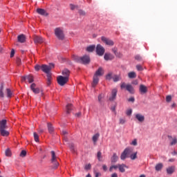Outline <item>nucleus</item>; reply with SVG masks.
I'll use <instances>...</instances> for the list:
<instances>
[{
    "label": "nucleus",
    "instance_id": "nucleus-49",
    "mask_svg": "<svg viewBox=\"0 0 177 177\" xmlns=\"http://www.w3.org/2000/svg\"><path fill=\"white\" fill-rule=\"evenodd\" d=\"M92 168V165L91 164L86 165L84 167V169L88 171V169H91Z\"/></svg>",
    "mask_w": 177,
    "mask_h": 177
},
{
    "label": "nucleus",
    "instance_id": "nucleus-58",
    "mask_svg": "<svg viewBox=\"0 0 177 177\" xmlns=\"http://www.w3.org/2000/svg\"><path fill=\"white\" fill-rule=\"evenodd\" d=\"M102 95L100 94L98 95V102L100 103H102Z\"/></svg>",
    "mask_w": 177,
    "mask_h": 177
},
{
    "label": "nucleus",
    "instance_id": "nucleus-18",
    "mask_svg": "<svg viewBox=\"0 0 177 177\" xmlns=\"http://www.w3.org/2000/svg\"><path fill=\"white\" fill-rule=\"evenodd\" d=\"M62 74L64 77H65V78L68 77V80H69V78H70V71H68V69H64L62 72Z\"/></svg>",
    "mask_w": 177,
    "mask_h": 177
},
{
    "label": "nucleus",
    "instance_id": "nucleus-33",
    "mask_svg": "<svg viewBox=\"0 0 177 177\" xmlns=\"http://www.w3.org/2000/svg\"><path fill=\"white\" fill-rule=\"evenodd\" d=\"M176 143H177V138H171V140L170 142V146H175Z\"/></svg>",
    "mask_w": 177,
    "mask_h": 177
},
{
    "label": "nucleus",
    "instance_id": "nucleus-48",
    "mask_svg": "<svg viewBox=\"0 0 177 177\" xmlns=\"http://www.w3.org/2000/svg\"><path fill=\"white\" fill-rule=\"evenodd\" d=\"M135 59L136 60H138V62H142V58L141 57L140 55H136Z\"/></svg>",
    "mask_w": 177,
    "mask_h": 177
},
{
    "label": "nucleus",
    "instance_id": "nucleus-1",
    "mask_svg": "<svg viewBox=\"0 0 177 177\" xmlns=\"http://www.w3.org/2000/svg\"><path fill=\"white\" fill-rule=\"evenodd\" d=\"M73 59L77 63H82V64H89L91 63V58L88 55L82 57L75 56Z\"/></svg>",
    "mask_w": 177,
    "mask_h": 177
},
{
    "label": "nucleus",
    "instance_id": "nucleus-35",
    "mask_svg": "<svg viewBox=\"0 0 177 177\" xmlns=\"http://www.w3.org/2000/svg\"><path fill=\"white\" fill-rule=\"evenodd\" d=\"M48 129L50 133H52V132H53L54 129L53 126H52V124L48 123Z\"/></svg>",
    "mask_w": 177,
    "mask_h": 177
},
{
    "label": "nucleus",
    "instance_id": "nucleus-14",
    "mask_svg": "<svg viewBox=\"0 0 177 177\" xmlns=\"http://www.w3.org/2000/svg\"><path fill=\"white\" fill-rule=\"evenodd\" d=\"M135 118L139 122H145V115L140 114V113H136L135 115Z\"/></svg>",
    "mask_w": 177,
    "mask_h": 177
},
{
    "label": "nucleus",
    "instance_id": "nucleus-63",
    "mask_svg": "<svg viewBox=\"0 0 177 177\" xmlns=\"http://www.w3.org/2000/svg\"><path fill=\"white\" fill-rule=\"evenodd\" d=\"M62 135H67V131L66 130H62Z\"/></svg>",
    "mask_w": 177,
    "mask_h": 177
},
{
    "label": "nucleus",
    "instance_id": "nucleus-59",
    "mask_svg": "<svg viewBox=\"0 0 177 177\" xmlns=\"http://www.w3.org/2000/svg\"><path fill=\"white\" fill-rule=\"evenodd\" d=\"M15 56V50L12 49L10 53V57H13Z\"/></svg>",
    "mask_w": 177,
    "mask_h": 177
},
{
    "label": "nucleus",
    "instance_id": "nucleus-24",
    "mask_svg": "<svg viewBox=\"0 0 177 177\" xmlns=\"http://www.w3.org/2000/svg\"><path fill=\"white\" fill-rule=\"evenodd\" d=\"M66 114H70L71 113V111L73 110V104H68L66 105Z\"/></svg>",
    "mask_w": 177,
    "mask_h": 177
},
{
    "label": "nucleus",
    "instance_id": "nucleus-36",
    "mask_svg": "<svg viewBox=\"0 0 177 177\" xmlns=\"http://www.w3.org/2000/svg\"><path fill=\"white\" fill-rule=\"evenodd\" d=\"M26 80L30 84H31V82H34V77H32V75H27Z\"/></svg>",
    "mask_w": 177,
    "mask_h": 177
},
{
    "label": "nucleus",
    "instance_id": "nucleus-13",
    "mask_svg": "<svg viewBox=\"0 0 177 177\" xmlns=\"http://www.w3.org/2000/svg\"><path fill=\"white\" fill-rule=\"evenodd\" d=\"M103 74H104V71H103V68L100 67L96 71L94 75L99 77H102V75H103Z\"/></svg>",
    "mask_w": 177,
    "mask_h": 177
},
{
    "label": "nucleus",
    "instance_id": "nucleus-41",
    "mask_svg": "<svg viewBox=\"0 0 177 177\" xmlns=\"http://www.w3.org/2000/svg\"><path fill=\"white\" fill-rule=\"evenodd\" d=\"M69 6L71 10H75V9H78V6H75L74 4H70Z\"/></svg>",
    "mask_w": 177,
    "mask_h": 177
},
{
    "label": "nucleus",
    "instance_id": "nucleus-27",
    "mask_svg": "<svg viewBox=\"0 0 177 177\" xmlns=\"http://www.w3.org/2000/svg\"><path fill=\"white\" fill-rule=\"evenodd\" d=\"M111 162H117V161H118V156H117V153H113L111 158Z\"/></svg>",
    "mask_w": 177,
    "mask_h": 177
},
{
    "label": "nucleus",
    "instance_id": "nucleus-43",
    "mask_svg": "<svg viewBox=\"0 0 177 177\" xmlns=\"http://www.w3.org/2000/svg\"><path fill=\"white\" fill-rule=\"evenodd\" d=\"M34 139L36 142H39V136L35 132L33 133Z\"/></svg>",
    "mask_w": 177,
    "mask_h": 177
},
{
    "label": "nucleus",
    "instance_id": "nucleus-23",
    "mask_svg": "<svg viewBox=\"0 0 177 177\" xmlns=\"http://www.w3.org/2000/svg\"><path fill=\"white\" fill-rule=\"evenodd\" d=\"M97 84H99V77L97 76L94 75L93 83H92V87L95 88V86H96V85H97Z\"/></svg>",
    "mask_w": 177,
    "mask_h": 177
},
{
    "label": "nucleus",
    "instance_id": "nucleus-32",
    "mask_svg": "<svg viewBox=\"0 0 177 177\" xmlns=\"http://www.w3.org/2000/svg\"><path fill=\"white\" fill-rule=\"evenodd\" d=\"M4 94H3V84H1L0 86V97H4Z\"/></svg>",
    "mask_w": 177,
    "mask_h": 177
},
{
    "label": "nucleus",
    "instance_id": "nucleus-52",
    "mask_svg": "<svg viewBox=\"0 0 177 177\" xmlns=\"http://www.w3.org/2000/svg\"><path fill=\"white\" fill-rule=\"evenodd\" d=\"M171 100H172V97L171 95H167L166 97V101L169 102H171Z\"/></svg>",
    "mask_w": 177,
    "mask_h": 177
},
{
    "label": "nucleus",
    "instance_id": "nucleus-34",
    "mask_svg": "<svg viewBox=\"0 0 177 177\" xmlns=\"http://www.w3.org/2000/svg\"><path fill=\"white\" fill-rule=\"evenodd\" d=\"M113 80L114 82H118V81L121 80V77H120L119 75H115L113 77Z\"/></svg>",
    "mask_w": 177,
    "mask_h": 177
},
{
    "label": "nucleus",
    "instance_id": "nucleus-29",
    "mask_svg": "<svg viewBox=\"0 0 177 177\" xmlns=\"http://www.w3.org/2000/svg\"><path fill=\"white\" fill-rule=\"evenodd\" d=\"M51 82H52V75L50 73L47 75V85L48 86L50 85Z\"/></svg>",
    "mask_w": 177,
    "mask_h": 177
},
{
    "label": "nucleus",
    "instance_id": "nucleus-40",
    "mask_svg": "<svg viewBox=\"0 0 177 177\" xmlns=\"http://www.w3.org/2000/svg\"><path fill=\"white\" fill-rule=\"evenodd\" d=\"M113 78V73L110 72L106 75V80H108V81H110Z\"/></svg>",
    "mask_w": 177,
    "mask_h": 177
},
{
    "label": "nucleus",
    "instance_id": "nucleus-26",
    "mask_svg": "<svg viewBox=\"0 0 177 177\" xmlns=\"http://www.w3.org/2000/svg\"><path fill=\"white\" fill-rule=\"evenodd\" d=\"M0 133L1 136H9V131H6L5 129L0 130Z\"/></svg>",
    "mask_w": 177,
    "mask_h": 177
},
{
    "label": "nucleus",
    "instance_id": "nucleus-7",
    "mask_svg": "<svg viewBox=\"0 0 177 177\" xmlns=\"http://www.w3.org/2000/svg\"><path fill=\"white\" fill-rule=\"evenodd\" d=\"M121 89H127L129 93H135V89H133V86L131 84H127L125 82H123L120 85Z\"/></svg>",
    "mask_w": 177,
    "mask_h": 177
},
{
    "label": "nucleus",
    "instance_id": "nucleus-8",
    "mask_svg": "<svg viewBox=\"0 0 177 177\" xmlns=\"http://www.w3.org/2000/svg\"><path fill=\"white\" fill-rule=\"evenodd\" d=\"M104 52H106V49L100 45L97 44L96 46V53L98 56H103L104 55Z\"/></svg>",
    "mask_w": 177,
    "mask_h": 177
},
{
    "label": "nucleus",
    "instance_id": "nucleus-39",
    "mask_svg": "<svg viewBox=\"0 0 177 177\" xmlns=\"http://www.w3.org/2000/svg\"><path fill=\"white\" fill-rule=\"evenodd\" d=\"M5 154L6 156V157H10L12 156V152L10 151V149H7L6 151H5Z\"/></svg>",
    "mask_w": 177,
    "mask_h": 177
},
{
    "label": "nucleus",
    "instance_id": "nucleus-31",
    "mask_svg": "<svg viewBox=\"0 0 177 177\" xmlns=\"http://www.w3.org/2000/svg\"><path fill=\"white\" fill-rule=\"evenodd\" d=\"M96 46L95 45L90 46L86 48V50L87 52H93Z\"/></svg>",
    "mask_w": 177,
    "mask_h": 177
},
{
    "label": "nucleus",
    "instance_id": "nucleus-12",
    "mask_svg": "<svg viewBox=\"0 0 177 177\" xmlns=\"http://www.w3.org/2000/svg\"><path fill=\"white\" fill-rule=\"evenodd\" d=\"M116 97H117V89L113 88L111 91V95L109 97L110 102H113V100H115Z\"/></svg>",
    "mask_w": 177,
    "mask_h": 177
},
{
    "label": "nucleus",
    "instance_id": "nucleus-64",
    "mask_svg": "<svg viewBox=\"0 0 177 177\" xmlns=\"http://www.w3.org/2000/svg\"><path fill=\"white\" fill-rule=\"evenodd\" d=\"M75 117H81V112H78L75 114Z\"/></svg>",
    "mask_w": 177,
    "mask_h": 177
},
{
    "label": "nucleus",
    "instance_id": "nucleus-6",
    "mask_svg": "<svg viewBox=\"0 0 177 177\" xmlns=\"http://www.w3.org/2000/svg\"><path fill=\"white\" fill-rule=\"evenodd\" d=\"M57 81L60 86H64V85L68 82V77H64L62 75H59L57 77Z\"/></svg>",
    "mask_w": 177,
    "mask_h": 177
},
{
    "label": "nucleus",
    "instance_id": "nucleus-4",
    "mask_svg": "<svg viewBox=\"0 0 177 177\" xmlns=\"http://www.w3.org/2000/svg\"><path fill=\"white\" fill-rule=\"evenodd\" d=\"M59 158L56 156V153L54 151H51V164H53V168L56 169L59 167Z\"/></svg>",
    "mask_w": 177,
    "mask_h": 177
},
{
    "label": "nucleus",
    "instance_id": "nucleus-38",
    "mask_svg": "<svg viewBox=\"0 0 177 177\" xmlns=\"http://www.w3.org/2000/svg\"><path fill=\"white\" fill-rule=\"evenodd\" d=\"M78 14L80 15V16H86V12H85V10H78Z\"/></svg>",
    "mask_w": 177,
    "mask_h": 177
},
{
    "label": "nucleus",
    "instance_id": "nucleus-16",
    "mask_svg": "<svg viewBox=\"0 0 177 177\" xmlns=\"http://www.w3.org/2000/svg\"><path fill=\"white\" fill-rule=\"evenodd\" d=\"M17 41L18 42H20V44H24V42H26V35H18Z\"/></svg>",
    "mask_w": 177,
    "mask_h": 177
},
{
    "label": "nucleus",
    "instance_id": "nucleus-44",
    "mask_svg": "<svg viewBox=\"0 0 177 177\" xmlns=\"http://www.w3.org/2000/svg\"><path fill=\"white\" fill-rule=\"evenodd\" d=\"M69 148L71 150V151H73V153H75V148L74 147V144H70Z\"/></svg>",
    "mask_w": 177,
    "mask_h": 177
},
{
    "label": "nucleus",
    "instance_id": "nucleus-54",
    "mask_svg": "<svg viewBox=\"0 0 177 177\" xmlns=\"http://www.w3.org/2000/svg\"><path fill=\"white\" fill-rule=\"evenodd\" d=\"M17 64L20 66L21 64V59L20 58H17Z\"/></svg>",
    "mask_w": 177,
    "mask_h": 177
},
{
    "label": "nucleus",
    "instance_id": "nucleus-30",
    "mask_svg": "<svg viewBox=\"0 0 177 177\" xmlns=\"http://www.w3.org/2000/svg\"><path fill=\"white\" fill-rule=\"evenodd\" d=\"M128 77H129V78H131V79L136 78V73H135V72H129L128 73Z\"/></svg>",
    "mask_w": 177,
    "mask_h": 177
},
{
    "label": "nucleus",
    "instance_id": "nucleus-19",
    "mask_svg": "<svg viewBox=\"0 0 177 177\" xmlns=\"http://www.w3.org/2000/svg\"><path fill=\"white\" fill-rule=\"evenodd\" d=\"M104 59L106 61L113 60V59H114V55H113L111 53H105Z\"/></svg>",
    "mask_w": 177,
    "mask_h": 177
},
{
    "label": "nucleus",
    "instance_id": "nucleus-57",
    "mask_svg": "<svg viewBox=\"0 0 177 177\" xmlns=\"http://www.w3.org/2000/svg\"><path fill=\"white\" fill-rule=\"evenodd\" d=\"M128 102H131L132 103H133V102H135V97H131L129 98Z\"/></svg>",
    "mask_w": 177,
    "mask_h": 177
},
{
    "label": "nucleus",
    "instance_id": "nucleus-47",
    "mask_svg": "<svg viewBox=\"0 0 177 177\" xmlns=\"http://www.w3.org/2000/svg\"><path fill=\"white\" fill-rule=\"evenodd\" d=\"M136 68L138 70V71H143V67H142L141 65H136Z\"/></svg>",
    "mask_w": 177,
    "mask_h": 177
},
{
    "label": "nucleus",
    "instance_id": "nucleus-9",
    "mask_svg": "<svg viewBox=\"0 0 177 177\" xmlns=\"http://www.w3.org/2000/svg\"><path fill=\"white\" fill-rule=\"evenodd\" d=\"M101 41H102L104 44L108 45L109 46H114V41L106 37H102Z\"/></svg>",
    "mask_w": 177,
    "mask_h": 177
},
{
    "label": "nucleus",
    "instance_id": "nucleus-20",
    "mask_svg": "<svg viewBox=\"0 0 177 177\" xmlns=\"http://www.w3.org/2000/svg\"><path fill=\"white\" fill-rule=\"evenodd\" d=\"M140 92L141 94L147 93V87L143 84L140 86Z\"/></svg>",
    "mask_w": 177,
    "mask_h": 177
},
{
    "label": "nucleus",
    "instance_id": "nucleus-53",
    "mask_svg": "<svg viewBox=\"0 0 177 177\" xmlns=\"http://www.w3.org/2000/svg\"><path fill=\"white\" fill-rule=\"evenodd\" d=\"M41 66L39 65H36V66H35V69L36 71H39V70H41Z\"/></svg>",
    "mask_w": 177,
    "mask_h": 177
},
{
    "label": "nucleus",
    "instance_id": "nucleus-25",
    "mask_svg": "<svg viewBox=\"0 0 177 177\" xmlns=\"http://www.w3.org/2000/svg\"><path fill=\"white\" fill-rule=\"evenodd\" d=\"M100 136V134L99 133H97L93 136V142L94 145H96V142H97V140L99 139V137Z\"/></svg>",
    "mask_w": 177,
    "mask_h": 177
},
{
    "label": "nucleus",
    "instance_id": "nucleus-11",
    "mask_svg": "<svg viewBox=\"0 0 177 177\" xmlns=\"http://www.w3.org/2000/svg\"><path fill=\"white\" fill-rule=\"evenodd\" d=\"M45 39L42 38L41 36H35L34 37V42L35 44H42Z\"/></svg>",
    "mask_w": 177,
    "mask_h": 177
},
{
    "label": "nucleus",
    "instance_id": "nucleus-5",
    "mask_svg": "<svg viewBox=\"0 0 177 177\" xmlns=\"http://www.w3.org/2000/svg\"><path fill=\"white\" fill-rule=\"evenodd\" d=\"M53 67H55L53 64H50L49 66L43 64L41 65V70L48 75V74H50V71Z\"/></svg>",
    "mask_w": 177,
    "mask_h": 177
},
{
    "label": "nucleus",
    "instance_id": "nucleus-51",
    "mask_svg": "<svg viewBox=\"0 0 177 177\" xmlns=\"http://www.w3.org/2000/svg\"><path fill=\"white\" fill-rule=\"evenodd\" d=\"M112 52H113V53H114V55H115V56H118V51H117L116 48H112Z\"/></svg>",
    "mask_w": 177,
    "mask_h": 177
},
{
    "label": "nucleus",
    "instance_id": "nucleus-46",
    "mask_svg": "<svg viewBox=\"0 0 177 177\" xmlns=\"http://www.w3.org/2000/svg\"><path fill=\"white\" fill-rule=\"evenodd\" d=\"M19 156L20 157H26L27 156V151L22 150Z\"/></svg>",
    "mask_w": 177,
    "mask_h": 177
},
{
    "label": "nucleus",
    "instance_id": "nucleus-22",
    "mask_svg": "<svg viewBox=\"0 0 177 177\" xmlns=\"http://www.w3.org/2000/svg\"><path fill=\"white\" fill-rule=\"evenodd\" d=\"M125 168L128 169V166H127L126 165L124 164H122V165H118V169H119V171L120 172H122V173H124L125 172Z\"/></svg>",
    "mask_w": 177,
    "mask_h": 177
},
{
    "label": "nucleus",
    "instance_id": "nucleus-55",
    "mask_svg": "<svg viewBox=\"0 0 177 177\" xmlns=\"http://www.w3.org/2000/svg\"><path fill=\"white\" fill-rule=\"evenodd\" d=\"M125 122H126L125 119H124V118L120 119V124H121L122 125H123V124H124Z\"/></svg>",
    "mask_w": 177,
    "mask_h": 177
},
{
    "label": "nucleus",
    "instance_id": "nucleus-17",
    "mask_svg": "<svg viewBox=\"0 0 177 177\" xmlns=\"http://www.w3.org/2000/svg\"><path fill=\"white\" fill-rule=\"evenodd\" d=\"M176 167L175 166H171L167 168L166 171L168 175H172L175 172Z\"/></svg>",
    "mask_w": 177,
    "mask_h": 177
},
{
    "label": "nucleus",
    "instance_id": "nucleus-10",
    "mask_svg": "<svg viewBox=\"0 0 177 177\" xmlns=\"http://www.w3.org/2000/svg\"><path fill=\"white\" fill-rule=\"evenodd\" d=\"M30 89L35 95H37V93H39V92H41V90L39 89V88L37 87V84H35V83H33L30 85Z\"/></svg>",
    "mask_w": 177,
    "mask_h": 177
},
{
    "label": "nucleus",
    "instance_id": "nucleus-61",
    "mask_svg": "<svg viewBox=\"0 0 177 177\" xmlns=\"http://www.w3.org/2000/svg\"><path fill=\"white\" fill-rule=\"evenodd\" d=\"M26 80H27V76H24V77H21L22 82L26 81Z\"/></svg>",
    "mask_w": 177,
    "mask_h": 177
},
{
    "label": "nucleus",
    "instance_id": "nucleus-60",
    "mask_svg": "<svg viewBox=\"0 0 177 177\" xmlns=\"http://www.w3.org/2000/svg\"><path fill=\"white\" fill-rule=\"evenodd\" d=\"M102 169H103V171L106 172V171H107V166L106 165H103Z\"/></svg>",
    "mask_w": 177,
    "mask_h": 177
},
{
    "label": "nucleus",
    "instance_id": "nucleus-45",
    "mask_svg": "<svg viewBox=\"0 0 177 177\" xmlns=\"http://www.w3.org/2000/svg\"><path fill=\"white\" fill-rule=\"evenodd\" d=\"M97 160L102 161V152L98 151L97 153Z\"/></svg>",
    "mask_w": 177,
    "mask_h": 177
},
{
    "label": "nucleus",
    "instance_id": "nucleus-15",
    "mask_svg": "<svg viewBox=\"0 0 177 177\" xmlns=\"http://www.w3.org/2000/svg\"><path fill=\"white\" fill-rule=\"evenodd\" d=\"M36 12L39 14L41 15V16H48L49 14H48V12H46V10H45L44 9L42 8H37Z\"/></svg>",
    "mask_w": 177,
    "mask_h": 177
},
{
    "label": "nucleus",
    "instance_id": "nucleus-56",
    "mask_svg": "<svg viewBox=\"0 0 177 177\" xmlns=\"http://www.w3.org/2000/svg\"><path fill=\"white\" fill-rule=\"evenodd\" d=\"M127 115H131L132 114V109H129L126 113Z\"/></svg>",
    "mask_w": 177,
    "mask_h": 177
},
{
    "label": "nucleus",
    "instance_id": "nucleus-2",
    "mask_svg": "<svg viewBox=\"0 0 177 177\" xmlns=\"http://www.w3.org/2000/svg\"><path fill=\"white\" fill-rule=\"evenodd\" d=\"M54 32L57 39H59V41H63L64 39V30H63V28H56Z\"/></svg>",
    "mask_w": 177,
    "mask_h": 177
},
{
    "label": "nucleus",
    "instance_id": "nucleus-3",
    "mask_svg": "<svg viewBox=\"0 0 177 177\" xmlns=\"http://www.w3.org/2000/svg\"><path fill=\"white\" fill-rule=\"evenodd\" d=\"M133 153V148H126L120 156V159L124 160L127 157L131 156Z\"/></svg>",
    "mask_w": 177,
    "mask_h": 177
},
{
    "label": "nucleus",
    "instance_id": "nucleus-42",
    "mask_svg": "<svg viewBox=\"0 0 177 177\" xmlns=\"http://www.w3.org/2000/svg\"><path fill=\"white\" fill-rule=\"evenodd\" d=\"M6 92L8 97H12V91H10V88H6Z\"/></svg>",
    "mask_w": 177,
    "mask_h": 177
},
{
    "label": "nucleus",
    "instance_id": "nucleus-62",
    "mask_svg": "<svg viewBox=\"0 0 177 177\" xmlns=\"http://www.w3.org/2000/svg\"><path fill=\"white\" fill-rule=\"evenodd\" d=\"M111 177H118V175L117 174V173H113V174L111 175Z\"/></svg>",
    "mask_w": 177,
    "mask_h": 177
},
{
    "label": "nucleus",
    "instance_id": "nucleus-21",
    "mask_svg": "<svg viewBox=\"0 0 177 177\" xmlns=\"http://www.w3.org/2000/svg\"><path fill=\"white\" fill-rule=\"evenodd\" d=\"M6 120H0V131L2 129H6Z\"/></svg>",
    "mask_w": 177,
    "mask_h": 177
},
{
    "label": "nucleus",
    "instance_id": "nucleus-37",
    "mask_svg": "<svg viewBox=\"0 0 177 177\" xmlns=\"http://www.w3.org/2000/svg\"><path fill=\"white\" fill-rule=\"evenodd\" d=\"M131 160H136L137 157H138V152H135L131 153V156H129Z\"/></svg>",
    "mask_w": 177,
    "mask_h": 177
},
{
    "label": "nucleus",
    "instance_id": "nucleus-50",
    "mask_svg": "<svg viewBox=\"0 0 177 177\" xmlns=\"http://www.w3.org/2000/svg\"><path fill=\"white\" fill-rule=\"evenodd\" d=\"M131 145H132L133 146H138V140L136 139H134L131 142Z\"/></svg>",
    "mask_w": 177,
    "mask_h": 177
},
{
    "label": "nucleus",
    "instance_id": "nucleus-28",
    "mask_svg": "<svg viewBox=\"0 0 177 177\" xmlns=\"http://www.w3.org/2000/svg\"><path fill=\"white\" fill-rule=\"evenodd\" d=\"M162 167H163V165L162 163H159V164H157L155 167V169L156 171H161V169H162Z\"/></svg>",
    "mask_w": 177,
    "mask_h": 177
}]
</instances>
